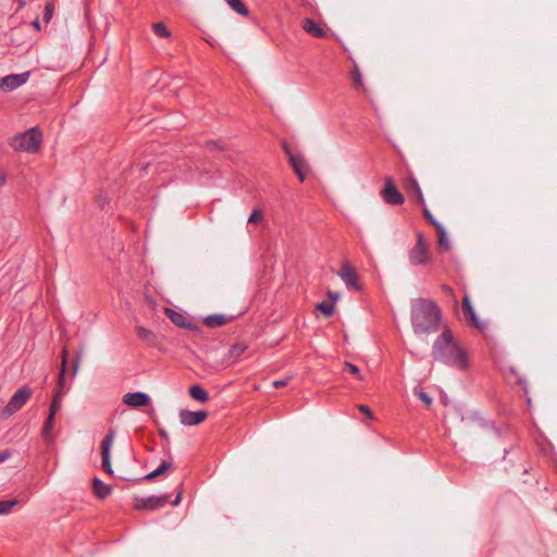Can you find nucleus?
I'll list each match as a JSON object with an SVG mask.
<instances>
[{
    "label": "nucleus",
    "instance_id": "1",
    "mask_svg": "<svg viewBox=\"0 0 557 557\" xmlns=\"http://www.w3.org/2000/svg\"><path fill=\"white\" fill-rule=\"evenodd\" d=\"M432 356L434 360L446 366L465 371L469 367L468 355L454 339L449 331L443 332L433 343Z\"/></svg>",
    "mask_w": 557,
    "mask_h": 557
},
{
    "label": "nucleus",
    "instance_id": "2",
    "mask_svg": "<svg viewBox=\"0 0 557 557\" xmlns=\"http://www.w3.org/2000/svg\"><path fill=\"white\" fill-rule=\"evenodd\" d=\"M442 313L431 299L416 298L411 301V324L414 334H431L440 329Z\"/></svg>",
    "mask_w": 557,
    "mask_h": 557
},
{
    "label": "nucleus",
    "instance_id": "3",
    "mask_svg": "<svg viewBox=\"0 0 557 557\" xmlns=\"http://www.w3.org/2000/svg\"><path fill=\"white\" fill-rule=\"evenodd\" d=\"M42 143V133L39 127H30L24 133L14 136L11 139V147L16 151L36 153L39 151Z\"/></svg>",
    "mask_w": 557,
    "mask_h": 557
},
{
    "label": "nucleus",
    "instance_id": "4",
    "mask_svg": "<svg viewBox=\"0 0 557 557\" xmlns=\"http://www.w3.org/2000/svg\"><path fill=\"white\" fill-rule=\"evenodd\" d=\"M408 259L412 265H424L431 261L429 244L422 233H418L417 242L408 252Z\"/></svg>",
    "mask_w": 557,
    "mask_h": 557
},
{
    "label": "nucleus",
    "instance_id": "5",
    "mask_svg": "<svg viewBox=\"0 0 557 557\" xmlns=\"http://www.w3.org/2000/svg\"><path fill=\"white\" fill-rule=\"evenodd\" d=\"M33 391L28 386L20 387L10 398L9 403L3 408L4 416H11L22 409L28 401Z\"/></svg>",
    "mask_w": 557,
    "mask_h": 557
},
{
    "label": "nucleus",
    "instance_id": "6",
    "mask_svg": "<svg viewBox=\"0 0 557 557\" xmlns=\"http://www.w3.org/2000/svg\"><path fill=\"white\" fill-rule=\"evenodd\" d=\"M381 196L387 205L400 206L405 202V197L396 188L392 177H386L384 181V188L381 191Z\"/></svg>",
    "mask_w": 557,
    "mask_h": 557
},
{
    "label": "nucleus",
    "instance_id": "7",
    "mask_svg": "<svg viewBox=\"0 0 557 557\" xmlns=\"http://www.w3.org/2000/svg\"><path fill=\"white\" fill-rule=\"evenodd\" d=\"M115 431L110 429L101 442V457H102V469L109 474L113 475L114 471L111 465V447L114 441Z\"/></svg>",
    "mask_w": 557,
    "mask_h": 557
},
{
    "label": "nucleus",
    "instance_id": "8",
    "mask_svg": "<svg viewBox=\"0 0 557 557\" xmlns=\"http://www.w3.org/2000/svg\"><path fill=\"white\" fill-rule=\"evenodd\" d=\"M338 276L345 283L346 287L349 289L359 290L360 286L357 281V272L355 268L348 262L344 261L339 271Z\"/></svg>",
    "mask_w": 557,
    "mask_h": 557
},
{
    "label": "nucleus",
    "instance_id": "9",
    "mask_svg": "<svg viewBox=\"0 0 557 557\" xmlns=\"http://www.w3.org/2000/svg\"><path fill=\"white\" fill-rule=\"evenodd\" d=\"M29 78V72L20 74H9L0 78V89L14 90L26 84Z\"/></svg>",
    "mask_w": 557,
    "mask_h": 557
},
{
    "label": "nucleus",
    "instance_id": "10",
    "mask_svg": "<svg viewBox=\"0 0 557 557\" xmlns=\"http://www.w3.org/2000/svg\"><path fill=\"white\" fill-rule=\"evenodd\" d=\"M207 417L208 412L206 410L190 411L184 409L180 411V422L183 425H198L203 422Z\"/></svg>",
    "mask_w": 557,
    "mask_h": 557
},
{
    "label": "nucleus",
    "instance_id": "11",
    "mask_svg": "<svg viewBox=\"0 0 557 557\" xmlns=\"http://www.w3.org/2000/svg\"><path fill=\"white\" fill-rule=\"evenodd\" d=\"M284 150L286 154L288 156V160L290 163V166L293 168L294 172L297 174L299 180L302 182L305 181V170H306V162L305 159L301 156L292 153L290 149L287 147L286 144H284Z\"/></svg>",
    "mask_w": 557,
    "mask_h": 557
},
{
    "label": "nucleus",
    "instance_id": "12",
    "mask_svg": "<svg viewBox=\"0 0 557 557\" xmlns=\"http://www.w3.org/2000/svg\"><path fill=\"white\" fill-rule=\"evenodd\" d=\"M149 401V395L144 392L127 393L123 396V403L134 408L147 406Z\"/></svg>",
    "mask_w": 557,
    "mask_h": 557
},
{
    "label": "nucleus",
    "instance_id": "13",
    "mask_svg": "<svg viewBox=\"0 0 557 557\" xmlns=\"http://www.w3.org/2000/svg\"><path fill=\"white\" fill-rule=\"evenodd\" d=\"M168 503V496L161 495V496H150L145 499H141V503L137 504L138 508L141 509H148V510H156L161 507H163Z\"/></svg>",
    "mask_w": 557,
    "mask_h": 557
},
{
    "label": "nucleus",
    "instance_id": "14",
    "mask_svg": "<svg viewBox=\"0 0 557 557\" xmlns=\"http://www.w3.org/2000/svg\"><path fill=\"white\" fill-rule=\"evenodd\" d=\"M462 310H463V314L466 317L470 318L471 322L473 323V325L476 329H479L481 331L485 329V324L479 320V318L471 305L470 297L468 295H466L462 300Z\"/></svg>",
    "mask_w": 557,
    "mask_h": 557
},
{
    "label": "nucleus",
    "instance_id": "15",
    "mask_svg": "<svg viewBox=\"0 0 557 557\" xmlns=\"http://www.w3.org/2000/svg\"><path fill=\"white\" fill-rule=\"evenodd\" d=\"M302 28L306 33L317 38H324L326 35L325 30L321 28L312 18L309 17L302 21Z\"/></svg>",
    "mask_w": 557,
    "mask_h": 557
},
{
    "label": "nucleus",
    "instance_id": "16",
    "mask_svg": "<svg viewBox=\"0 0 557 557\" xmlns=\"http://www.w3.org/2000/svg\"><path fill=\"white\" fill-rule=\"evenodd\" d=\"M137 336L148 346H157L158 345V336L149 329L144 326L136 327Z\"/></svg>",
    "mask_w": 557,
    "mask_h": 557
},
{
    "label": "nucleus",
    "instance_id": "17",
    "mask_svg": "<svg viewBox=\"0 0 557 557\" xmlns=\"http://www.w3.org/2000/svg\"><path fill=\"white\" fill-rule=\"evenodd\" d=\"M92 488H94L95 495L99 499L107 498L111 494V492H112L111 486L106 484V483H103L99 478H94V480H92Z\"/></svg>",
    "mask_w": 557,
    "mask_h": 557
},
{
    "label": "nucleus",
    "instance_id": "18",
    "mask_svg": "<svg viewBox=\"0 0 557 557\" xmlns=\"http://www.w3.org/2000/svg\"><path fill=\"white\" fill-rule=\"evenodd\" d=\"M54 420H55V416H51L49 413L44 423L41 436H42L44 441L47 443H52L54 441V435L52 433L53 428H54Z\"/></svg>",
    "mask_w": 557,
    "mask_h": 557
},
{
    "label": "nucleus",
    "instance_id": "19",
    "mask_svg": "<svg viewBox=\"0 0 557 557\" xmlns=\"http://www.w3.org/2000/svg\"><path fill=\"white\" fill-rule=\"evenodd\" d=\"M189 395L193 399L199 403H207L209 400L208 392L200 385H193L189 387Z\"/></svg>",
    "mask_w": 557,
    "mask_h": 557
},
{
    "label": "nucleus",
    "instance_id": "20",
    "mask_svg": "<svg viewBox=\"0 0 557 557\" xmlns=\"http://www.w3.org/2000/svg\"><path fill=\"white\" fill-rule=\"evenodd\" d=\"M406 188L408 193L411 194L412 197L416 196L418 202L424 205L423 194L416 178H411L406 184Z\"/></svg>",
    "mask_w": 557,
    "mask_h": 557
},
{
    "label": "nucleus",
    "instance_id": "21",
    "mask_svg": "<svg viewBox=\"0 0 557 557\" xmlns=\"http://www.w3.org/2000/svg\"><path fill=\"white\" fill-rule=\"evenodd\" d=\"M67 363V350L64 348L61 354V370L58 377V387L59 389L65 388V371Z\"/></svg>",
    "mask_w": 557,
    "mask_h": 557
},
{
    "label": "nucleus",
    "instance_id": "22",
    "mask_svg": "<svg viewBox=\"0 0 557 557\" xmlns=\"http://www.w3.org/2000/svg\"><path fill=\"white\" fill-rule=\"evenodd\" d=\"M203 322L208 327H219L226 324L227 319L223 314H210L205 319Z\"/></svg>",
    "mask_w": 557,
    "mask_h": 557
},
{
    "label": "nucleus",
    "instance_id": "23",
    "mask_svg": "<svg viewBox=\"0 0 557 557\" xmlns=\"http://www.w3.org/2000/svg\"><path fill=\"white\" fill-rule=\"evenodd\" d=\"M226 4L237 14L247 16L249 11L242 0H224Z\"/></svg>",
    "mask_w": 557,
    "mask_h": 557
},
{
    "label": "nucleus",
    "instance_id": "24",
    "mask_svg": "<svg viewBox=\"0 0 557 557\" xmlns=\"http://www.w3.org/2000/svg\"><path fill=\"white\" fill-rule=\"evenodd\" d=\"M62 400H63V394L62 393H54L53 394V397H52V400H51V404H50V408H49V413L51 416H55L57 412L60 410V408L62 406Z\"/></svg>",
    "mask_w": 557,
    "mask_h": 557
},
{
    "label": "nucleus",
    "instance_id": "25",
    "mask_svg": "<svg viewBox=\"0 0 557 557\" xmlns=\"http://www.w3.org/2000/svg\"><path fill=\"white\" fill-rule=\"evenodd\" d=\"M436 232L438 234V248L442 250L449 248V240L446 234V231L443 225H438L436 228Z\"/></svg>",
    "mask_w": 557,
    "mask_h": 557
},
{
    "label": "nucleus",
    "instance_id": "26",
    "mask_svg": "<svg viewBox=\"0 0 557 557\" xmlns=\"http://www.w3.org/2000/svg\"><path fill=\"white\" fill-rule=\"evenodd\" d=\"M172 467V465L168 461H162L161 465L154 469L153 471H151L150 473H148L144 479L145 480H152L159 475H161L162 473H164L166 470H169L170 468Z\"/></svg>",
    "mask_w": 557,
    "mask_h": 557
},
{
    "label": "nucleus",
    "instance_id": "27",
    "mask_svg": "<svg viewBox=\"0 0 557 557\" xmlns=\"http://www.w3.org/2000/svg\"><path fill=\"white\" fill-rule=\"evenodd\" d=\"M152 28L154 34L159 37L169 38L171 36V33L162 22L154 23Z\"/></svg>",
    "mask_w": 557,
    "mask_h": 557
},
{
    "label": "nucleus",
    "instance_id": "28",
    "mask_svg": "<svg viewBox=\"0 0 557 557\" xmlns=\"http://www.w3.org/2000/svg\"><path fill=\"white\" fill-rule=\"evenodd\" d=\"M16 504L15 499L0 500V515L9 513Z\"/></svg>",
    "mask_w": 557,
    "mask_h": 557
},
{
    "label": "nucleus",
    "instance_id": "29",
    "mask_svg": "<svg viewBox=\"0 0 557 557\" xmlns=\"http://www.w3.org/2000/svg\"><path fill=\"white\" fill-rule=\"evenodd\" d=\"M317 308L325 315L331 317L334 313V305L325 301L320 302Z\"/></svg>",
    "mask_w": 557,
    "mask_h": 557
},
{
    "label": "nucleus",
    "instance_id": "30",
    "mask_svg": "<svg viewBox=\"0 0 557 557\" xmlns=\"http://www.w3.org/2000/svg\"><path fill=\"white\" fill-rule=\"evenodd\" d=\"M245 350L246 346L244 344H235L230 348V356L232 358H239Z\"/></svg>",
    "mask_w": 557,
    "mask_h": 557
},
{
    "label": "nucleus",
    "instance_id": "31",
    "mask_svg": "<svg viewBox=\"0 0 557 557\" xmlns=\"http://www.w3.org/2000/svg\"><path fill=\"white\" fill-rule=\"evenodd\" d=\"M414 394L426 406H431L432 405V401H433L432 397L428 393H425L423 389H421V388L420 389H416Z\"/></svg>",
    "mask_w": 557,
    "mask_h": 557
},
{
    "label": "nucleus",
    "instance_id": "32",
    "mask_svg": "<svg viewBox=\"0 0 557 557\" xmlns=\"http://www.w3.org/2000/svg\"><path fill=\"white\" fill-rule=\"evenodd\" d=\"M423 215L425 216V219L435 227V230L437 228L438 225H442L431 213V211L424 207L423 209Z\"/></svg>",
    "mask_w": 557,
    "mask_h": 557
},
{
    "label": "nucleus",
    "instance_id": "33",
    "mask_svg": "<svg viewBox=\"0 0 557 557\" xmlns=\"http://www.w3.org/2000/svg\"><path fill=\"white\" fill-rule=\"evenodd\" d=\"M354 86H362V75L358 67L355 69L351 75Z\"/></svg>",
    "mask_w": 557,
    "mask_h": 557
},
{
    "label": "nucleus",
    "instance_id": "34",
    "mask_svg": "<svg viewBox=\"0 0 557 557\" xmlns=\"http://www.w3.org/2000/svg\"><path fill=\"white\" fill-rule=\"evenodd\" d=\"M262 218H263V215L260 210H253L248 218V223H250V224L257 223V222L261 221Z\"/></svg>",
    "mask_w": 557,
    "mask_h": 557
},
{
    "label": "nucleus",
    "instance_id": "35",
    "mask_svg": "<svg viewBox=\"0 0 557 557\" xmlns=\"http://www.w3.org/2000/svg\"><path fill=\"white\" fill-rule=\"evenodd\" d=\"M52 14H53V4L48 2V3H46L45 11H44L45 21H49L52 17Z\"/></svg>",
    "mask_w": 557,
    "mask_h": 557
},
{
    "label": "nucleus",
    "instance_id": "36",
    "mask_svg": "<svg viewBox=\"0 0 557 557\" xmlns=\"http://www.w3.org/2000/svg\"><path fill=\"white\" fill-rule=\"evenodd\" d=\"M289 382V377L287 379H283V380H276L272 383V385L275 387V388H281V387H284L288 384Z\"/></svg>",
    "mask_w": 557,
    "mask_h": 557
},
{
    "label": "nucleus",
    "instance_id": "37",
    "mask_svg": "<svg viewBox=\"0 0 557 557\" xmlns=\"http://www.w3.org/2000/svg\"><path fill=\"white\" fill-rule=\"evenodd\" d=\"M12 456V451L10 449L0 450V463L4 462Z\"/></svg>",
    "mask_w": 557,
    "mask_h": 557
},
{
    "label": "nucleus",
    "instance_id": "38",
    "mask_svg": "<svg viewBox=\"0 0 557 557\" xmlns=\"http://www.w3.org/2000/svg\"><path fill=\"white\" fill-rule=\"evenodd\" d=\"M172 313H173V315H171V317H170V318H171V320H172L175 324H177V325H183V322H182L183 317H182L181 314H178V313L174 312V311H172Z\"/></svg>",
    "mask_w": 557,
    "mask_h": 557
},
{
    "label": "nucleus",
    "instance_id": "39",
    "mask_svg": "<svg viewBox=\"0 0 557 557\" xmlns=\"http://www.w3.org/2000/svg\"><path fill=\"white\" fill-rule=\"evenodd\" d=\"M346 369L351 373V374H355V375H358L359 374V368L352 363H346Z\"/></svg>",
    "mask_w": 557,
    "mask_h": 557
},
{
    "label": "nucleus",
    "instance_id": "40",
    "mask_svg": "<svg viewBox=\"0 0 557 557\" xmlns=\"http://www.w3.org/2000/svg\"><path fill=\"white\" fill-rule=\"evenodd\" d=\"M358 408H359V410H360L362 413H364L368 418H370V419L372 418L371 409H370L368 406H366V405H359V407H358Z\"/></svg>",
    "mask_w": 557,
    "mask_h": 557
},
{
    "label": "nucleus",
    "instance_id": "41",
    "mask_svg": "<svg viewBox=\"0 0 557 557\" xmlns=\"http://www.w3.org/2000/svg\"><path fill=\"white\" fill-rule=\"evenodd\" d=\"M7 173L0 169V187L4 186L7 184Z\"/></svg>",
    "mask_w": 557,
    "mask_h": 557
},
{
    "label": "nucleus",
    "instance_id": "42",
    "mask_svg": "<svg viewBox=\"0 0 557 557\" xmlns=\"http://www.w3.org/2000/svg\"><path fill=\"white\" fill-rule=\"evenodd\" d=\"M78 366H79V355L76 356V359H75V362H74V366H73V376L76 375L77 371H78Z\"/></svg>",
    "mask_w": 557,
    "mask_h": 557
},
{
    "label": "nucleus",
    "instance_id": "43",
    "mask_svg": "<svg viewBox=\"0 0 557 557\" xmlns=\"http://www.w3.org/2000/svg\"><path fill=\"white\" fill-rule=\"evenodd\" d=\"M442 289H443V292H444L446 295H449V296H453V295H454V290H453V288H451L449 285H443V286H442Z\"/></svg>",
    "mask_w": 557,
    "mask_h": 557
},
{
    "label": "nucleus",
    "instance_id": "44",
    "mask_svg": "<svg viewBox=\"0 0 557 557\" xmlns=\"http://www.w3.org/2000/svg\"><path fill=\"white\" fill-rule=\"evenodd\" d=\"M182 500V495L181 493L177 494V496L175 497V499L173 500V506H177Z\"/></svg>",
    "mask_w": 557,
    "mask_h": 557
},
{
    "label": "nucleus",
    "instance_id": "45",
    "mask_svg": "<svg viewBox=\"0 0 557 557\" xmlns=\"http://www.w3.org/2000/svg\"><path fill=\"white\" fill-rule=\"evenodd\" d=\"M159 433H160V436H161L162 438L168 440V433H166L164 430H160V432H159Z\"/></svg>",
    "mask_w": 557,
    "mask_h": 557
},
{
    "label": "nucleus",
    "instance_id": "46",
    "mask_svg": "<svg viewBox=\"0 0 557 557\" xmlns=\"http://www.w3.org/2000/svg\"><path fill=\"white\" fill-rule=\"evenodd\" d=\"M67 389H59V387H57V391L54 393H62L63 396L66 394Z\"/></svg>",
    "mask_w": 557,
    "mask_h": 557
},
{
    "label": "nucleus",
    "instance_id": "47",
    "mask_svg": "<svg viewBox=\"0 0 557 557\" xmlns=\"http://www.w3.org/2000/svg\"><path fill=\"white\" fill-rule=\"evenodd\" d=\"M34 26H35L37 29H39V28H40V23H39V21H35V22H34Z\"/></svg>",
    "mask_w": 557,
    "mask_h": 557
},
{
    "label": "nucleus",
    "instance_id": "48",
    "mask_svg": "<svg viewBox=\"0 0 557 557\" xmlns=\"http://www.w3.org/2000/svg\"><path fill=\"white\" fill-rule=\"evenodd\" d=\"M99 202H100V206L101 207H104V200H102L101 198L99 199Z\"/></svg>",
    "mask_w": 557,
    "mask_h": 557
}]
</instances>
